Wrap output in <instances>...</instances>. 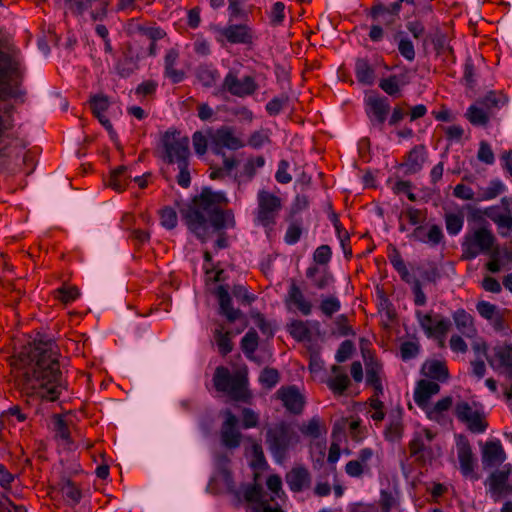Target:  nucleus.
I'll return each instance as SVG.
<instances>
[{
    "instance_id": "9",
    "label": "nucleus",
    "mask_w": 512,
    "mask_h": 512,
    "mask_svg": "<svg viewBox=\"0 0 512 512\" xmlns=\"http://www.w3.org/2000/svg\"><path fill=\"white\" fill-rule=\"evenodd\" d=\"M245 146V142L235 134L231 126L223 125L209 132V147L216 156H225V149L235 151Z\"/></svg>"
},
{
    "instance_id": "64",
    "label": "nucleus",
    "mask_w": 512,
    "mask_h": 512,
    "mask_svg": "<svg viewBox=\"0 0 512 512\" xmlns=\"http://www.w3.org/2000/svg\"><path fill=\"white\" fill-rule=\"evenodd\" d=\"M477 158L480 162L492 165L495 162L494 152L486 141H481L477 152Z\"/></svg>"
},
{
    "instance_id": "57",
    "label": "nucleus",
    "mask_w": 512,
    "mask_h": 512,
    "mask_svg": "<svg viewBox=\"0 0 512 512\" xmlns=\"http://www.w3.org/2000/svg\"><path fill=\"white\" fill-rule=\"evenodd\" d=\"M505 191V185L499 179H493L489 185L482 190L481 200H492Z\"/></svg>"
},
{
    "instance_id": "14",
    "label": "nucleus",
    "mask_w": 512,
    "mask_h": 512,
    "mask_svg": "<svg viewBox=\"0 0 512 512\" xmlns=\"http://www.w3.org/2000/svg\"><path fill=\"white\" fill-rule=\"evenodd\" d=\"M484 214L497 226L500 236L512 233V197H503L499 205L486 208Z\"/></svg>"
},
{
    "instance_id": "6",
    "label": "nucleus",
    "mask_w": 512,
    "mask_h": 512,
    "mask_svg": "<svg viewBox=\"0 0 512 512\" xmlns=\"http://www.w3.org/2000/svg\"><path fill=\"white\" fill-rule=\"evenodd\" d=\"M282 209V201L277 195L260 190L257 194V209L255 212V222L265 228L269 234L277 223L279 212Z\"/></svg>"
},
{
    "instance_id": "50",
    "label": "nucleus",
    "mask_w": 512,
    "mask_h": 512,
    "mask_svg": "<svg viewBox=\"0 0 512 512\" xmlns=\"http://www.w3.org/2000/svg\"><path fill=\"white\" fill-rule=\"evenodd\" d=\"M444 220L449 235L456 236L461 232L464 225V216L462 214L446 213Z\"/></svg>"
},
{
    "instance_id": "43",
    "label": "nucleus",
    "mask_w": 512,
    "mask_h": 512,
    "mask_svg": "<svg viewBox=\"0 0 512 512\" xmlns=\"http://www.w3.org/2000/svg\"><path fill=\"white\" fill-rule=\"evenodd\" d=\"M403 435V424L400 414L390 416L384 436L387 441L394 442L399 440Z\"/></svg>"
},
{
    "instance_id": "15",
    "label": "nucleus",
    "mask_w": 512,
    "mask_h": 512,
    "mask_svg": "<svg viewBox=\"0 0 512 512\" xmlns=\"http://www.w3.org/2000/svg\"><path fill=\"white\" fill-rule=\"evenodd\" d=\"M222 89L233 96L245 98L257 91L258 84L253 76L239 78L235 71L230 70L223 79Z\"/></svg>"
},
{
    "instance_id": "39",
    "label": "nucleus",
    "mask_w": 512,
    "mask_h": 512,
    "mask_svg": "<svg viewBox=\"0 0 512 512\" xmlns=\"http://www.w3.org/2000/svg\"><path fill=\"white\" fill-rule=\"evenodd\" d=\"M355 76L359 83L372 85L375 80V71L366 58H358L355 62Z\"/></svg>"
},
{
    "instance_id": "20",
    "label": "nucleus",
    "mask_w": 512,
    "mask_h": 512,
    "mask_svg": "<svg viewBox=\"0 0 512 512\" xmlns=\"http://www.w3.org/2000/svg\"><path fill=\"white\" fill-rule=\"evenodd\" d=\"M456 447L462 475L466 478L477 480L478 476L475 475L474 472L476 459L473 455L472 448L468 439L465 436L460 435L457 439Z\"/></svg>"
},
{
    "instance_id": "44",
    "label": "nucleus",
    "mask_w": 512,
    "mask_h": 512,
    "mask_svg": "<svg viewBox=\"0 0 512 512\" xmlns=\"http://www.w3.org/2000/svg\"><path fill=\"white\" fill-rule=\"evenodd\" d=\"M287 329L290 335L297 341L302 342L310 340L311 332L306 322L302 320H293L288 324Z\"/></svg>"
},
{
    "instance_id": "53",
    "label": "nucleus",
    "mask_w": 512,
    "mask_h": 512,
    "mask_svg": "<svg viewBox=\"0 0 512 512\" xmlns=\"http://www.w3.org/2000/svg\"><path fill=\"white\" fill-rule=\"evenodd\" d=\"M280 381V374L277 369L266 367L259 375L260 384L266 389L274 388Z\"/></svg>"
},
{
    "instance_id": "36",
    "label": "nucleus",
    "mask_w": 512,
    "mask_h": 512,
    "mask_svg": "<svg viewBox=\"0 0 512 512\" xmlns=\"http://www.w3.org/2000/svg\"><path fill=\"white\" fill-rule=\"evenodd\" d=\"M426 149L423 145L414 146L408 153L405 162L406 172L409 174H415L419 172L425 162Z\"/></svg>"
},
{
    "instance_id": "3",
    "label": "nucleus",
    "mask_w": 512,
    "mask_h": 512,
    "mask_svg": "<svg viewBox=\"0 0 512 512\" xmlns=\"http://www.w3.org/2000/svg\"><path fill=\"white\" fill-rule=\"evenodd\" d=\"M27 383L35 382L41 389V396L55 401L59 398L64 381L60 371L58 352L50 344L38 345L32 353V365L25 373Z\"/></svg>"
},
{
    "instance_id": "45",
    "label": "nucleus",
    "mask_w": 512,
    "mask_h": 512,
    "mask_svg": "<svg viewBox=\"0 0 512 512\" xmlns=\"http://www.w3.org/2000/svg\"><path fill=\"white\" fill-rule=\"evenodd\" d=\"M466 117L475 126H486L489 122L488 112L476 105H471L467 109Z\"/></svg>"
},
{
    "instance_id": "8",
    "label": "nucleus",
    "mask_w": 512,
    "mask_h": 512,
    "mask_svg": "<svg viewBox=\"0 0 512 512\" xmlns=\"http://www.w3.org/2000/svg\"><path fill=\"white\" fill-rule=\"evenodd\" d=\"M210 31L222 47L226 43L250 45L254 38L253 30L247 24H229L225 27L213 24L210 26Z\"/></svg>"
},
{
    "instance_id": "35",
    "label": "nucleus",
    "mask_w": 512,
    "mask_h": 512,
    "mask_svg": "<svg viewBox=\"0 0 512 512\" xmlns=\"http://www.w3.org/2000/svg\"><path fill=\"white\" fill-rule=\"evenodd\" d=\"M195 76L205 88L214 87L220 79V72L213 64H201L197 67Z\"/></svg>"
},
{
    "instance_id": "7",
    "label": "nucleus",
    "mask_w": 512,
    "mask_h": 512,
    "mask_svg": "<svg viewBox=\"0 0 512 512\" xmlns=\"http://www.w3.org/2000/svg\"><path fill=\"white\" fill-rule=\"evenodd\" d=\"M495 240L493 233L485 227H480L473 232L466 233L461 243V258L471 261L480 254L489 253Z\"/></svg>"
},
{
    "instance_id": "62",
    "label": "nucleus",
    "mask_w": 512,
    "mask_h": 512,
    "mask_svg": "<svg viewBox=\"0 0 512 512\" xmlns=\"http://www.w3.org/2000/svg\"><path fill=\"white\" fill-rule=\"evenodd\" d=\"M233 296L244 305H250L256 300V296L249 293L243 285L237 284L232 288Z\"/></svg>"
},
{
    "instance_id": "38",
    "label": "nucleus",
    "mask_w": 512,
    "mask_h": 512,
    "mask_svg": "<svg viewBox=\"0 0 512 512\" xmlns=\"http://www.w3.org/2000/svg\"><path fill=\"white\" fill-rule=\"evenodd\" d=\"M271 135L272 131L269 128L261 127L250 133L245 144L254 150H260L272 144Z\"/></svg>"
},
{
    "instance_id": "17",
    "label": "nucleus",
    "mask_w": 512,
    "mask_h": 512,
    "mask_svg": "<svg viewBox=\"0 0 512 512\" xmlns=\"http://www.w3.org/2000/svg\"><path fill=\"white\" fill-rule=\"evenodd\" d=\"M365 111L372 126L383 130L384 123L390 111L388 98L371 94L365 97Z\"/></svg>"
},
{
    "instance_id": "52",
    "label": "nucleus",
    "mask_w": 512,
    "mask_h": 512,
    "mask_svg": "<svg viewBox=\"0 0 512 512\" xmlns=\"http://www.w3.org/2000/svg\"><path fill=\"white\" fill-rule=\"evenodd\" d=\"M380 372L381 368L377 365L367 368L366 371V382L373 387L374 393L377 395H383L384 391Z\"/></svg>"
},
{
    "instance_id": "26",
    "label": "nucleus",
    "mask_w": 512,
    "mask_h": 512,
    "mask_svg": "<svg viewBox=\"0 0 512 512\" xmlns=\"http://www.w3.org/2000/svg\"><path fill=\"white\" fill-rule=\"evenodd\" d=\"M179 60V51L175 48H170L166 51L164 56V71L163 75L168 78L173 84L182 82L185 78V72L182 69H177Z\"/></svg>"
},
{
    "instance_id": "33",
    "label": "nucleus",
    "mask_w": 512,
    "mask_h": 512,
    "mask_svg": "<svg viewBox=\"0 0 512 512\" xmlns=\"http://www.w3.org/2000/svg\"><path fill=\"white\" fill-rule=\"evenodd\" d=\"M306 277L319 290L328 289L334 282L333 275L327 269H320L317 266H309L306 269Z\"/></svg>"
},
{
    "instance_id": "27",
    "label": "nucleus",
    "mask_w": 512,
    "mask_h": 512,
    "mask_svg": "<svg viewBox=\"0 0 512 512\" xmlns=\"http://www.w3.org/2000/svg\"><path fill=\"white\" fill-rule=\"evenodd\" d=\"M215 294L219 302V313L224 316L229 322L236 321L241 312L235 309L232 305V299L229 294L227 286L220 285L216 288Z\"/></svg>"
},
{
    "instance_id": "19",
    "label": "nucleus",
    "mask_w": 512,
    "mask_h": 512,
    "mask_svg": "<svg viewBox=\"0 0 512 512\" xmlns=\"http://www.w3.org/2000/svg\"><path fill=\"white\" fill-rule=\"evenodd\" d=\"M490 367L496 372L505 373L512 379V346L508 344L493 347L492 353L487 357Z\"/></svg>"
},
{
    "instance_id": "37",
    "label": "nucleus",
    "mask_w": 512,
    "mask_h": 512,
    "mask_svg": "<svg viewBox=\"0 0 512 512\" xmlns=\"http://www.w3.org/2000/svg\"><path fill=\"white\" fill-rule=\"evenodd\" d=\"M230 459L226 454H217L214 459L215 468L231 493H235V484L229 470Z\"/></svg>"
},
{
    "instance_id": "28",
    "label": "nucleus",
    "mask_w": 512,
    "mask_h": 512,
    "mask_svg": "<svg viewBox=\"0 0 512 512\" xmlns=\"http://www.w3.org/2000/svg\"><path fill=\"white\" fill-rule=\"evenodd\" d=\"M333 376L326 380L328 388L334 395H343L350 385V380L344 368L339 365L331 367Z\"/></svg>"
},
{
    "instance_id": "2",
    "label": "nucleus",
    "mask_w": 512,
    "mask_h": 512,
    "mask_svg": "<svg viewBox=\"0 0 512 512\" xmlns=\"http://www.w3.org/2000/svg\"><path fill=\"white\" fill-rule=\"evenodd\" d=\"M226 203L223 192L204 188L180 211L189 231L201 242H206L211 227L218 231L234 225L232 214L221 209Z\"/></svg>"
},
{
    "instance_id": "42",
    "label": "nucleus",
    "mask_w": 512,
    "mask_h": 512,
    "mask_svg": "<svg viewBox=\"0 0 512 512\" xmlns=\"http://www.w3.org/2000/svg\"><path fill=\"white\" fill-rule=\"evenodd\" d=\"M131 175L126 166L116 168L110 175L108 185L116 192H123L128 186Z\"/></svg>"
},
{
    "instance_id": "10",
    "label": "nucleus",
    "mask_w": 512,
    "mask_h": 512,
    "mask_svg": "<svg viewBox=\"0 0 512 512\" xmlns=\"http://www.w3.org/2000/svg\"><path fill=\"white\" fill-rule=\"evenodd\" d=\"M165 160L172 164L189 162V138L181 136L180 132L167 131L162 137Z\"/></svg>"
},
{
    "instance_id": "60",
    "label": "nucleus",
    "mask_w": 512,
    "mask_h": 512,
    "mask_svg": "<svg viewBox=\"0 0 512 512\" xmlns=\"http://www.w3.org/2000/svg\"><path fill=\"white\" fill-rule=\"evenodd\" d=\"M420 352V345L418 342L405 341L400 346V354L403 361L411 360Z\"/></svg>"
},
{
    "instance_id": "16",
    "label": "nucleus",
    "mask_w": 512,
    "mask_h": 512,
    "mask_svg": "<svg viewBox=\"0 0 512 512\" xmlns=\"http://www.w3.org/2000/svg\"><path fill=\"white\" fill-rule=\"evenodd\" d=\"M402 4L415 5V0H396L389 5L377 0L371 5L368 16L374 21H381L384 25H392L399 18Z\"/></svg>"
},
{
    "instance_id": "11",
    "label": "nucleus",
    "mask_w": 512,
    "mask_h": 512,
    "mask_svg": "<svg viewBox=\"0 0 512 512\" xmlns=\"http://www.w3.org/2000/svg\"><path fill=\"white\" fill-rule=\"evenodd\" d=\"M487 493L494 502L512 496V467L504 465L493 471L485 481Z\"/></svg>"
},
{
    "instance_id": "47",
    "label": "nucleus",
    "mask_w": 512,
    "mask_h": 512,
    "mask_svg": "<svg viewBox=\"0 0 512 512\" xmlns=\"http://www.w3.org/2000/svg\"><path fill=\"white\" fill-rule=\"evenodd\" d=\"M258 334L250 329L241 339V349L247 358H251L258 348Z\"/></svg>"
},
{
    "instance_id": "55",
    "label": "nucleus",
    "mask_w": 512,
    "mask_h": 512,
    "mask_svg": "<svg viewBox=\"0 0 512 512\" xmlns=\"http://www.w3.org/2000/svg\"><path fill=\"white\" fill-rule=\"evenodd\" d=\"M289 97L286 94H281L279 96H276L272 98L267 104H266V112L270 116H277L281 113V111L288 105Z\"/></svg>"
},
{
    "instance_id": "31",
    "label": "nucleus",
    "mask_w": 512,
    "mask_h": 512,
    "mask_svg": "<svg viewBox=\"0 0 512 512\" xmlns=\"http://www.w3.org/2000/svg\"><path fill=\"white\" fill-rule=\"evenodd\" d=\"M286 483L292 492H301L310 483V474L305 467H295L286 474Z\"/></svg>"
},
{
    "instance_id": "41",
    "label": "nucleus",
    "mask_w": 512,
    "mask_h": 512,
    "mask_svg": "<svg viewBox=\"0 0 512 512\" xmlns=\"http://www.w3.org/2000/svg\"><path fill=\"white\" fill-rule=\"evenodd\" d=\"M60 491L65 501L71 505L76 506L82 499V492L80 488L70 479L63 478L60 483Z\"/></svg>"
},
{
    "instance_id": "32",
    "label": "nucleus",
    "mask_w": 512,
    "mask_h": 512,
    "mask_svg": "<svg viewBox=\"0 0 512 512\" xmlns=\"http://www.w3.org/2000/svg\"><path fill=\"white\" fill-rule=\"evenodd\" d=\"M452 317L457 330L463 336L473 338L476 335L477 330L474 326V319L466 310L458 309L453 313Z\"/></svg>"
},
{
    "instance_id": "58",
    "label": "nucleus",
    "mask_w": 512,
    "mask_h": 512,
    "mask_svg": "<svg viewBox=\"0 0 512 512\" xmlns=\"http://www.w3.org/2000/svg\"><path fill=\"white\" fill-rule=\"evenodd\" d=\"M160 223L168 230L174 229L178 223L176 210L172 207H164L160 211Z\"/></svg>"
},
{
    "instance_id": "22",
    "label": "nucleus",
    "mask_w": 512,
    "mask_h": 512,
    "mask_svg": "<svg viewBox=\"0 0 512 512\" xmlns=\"http://www.w3.org/2000/svg\"><path fill=\"white\" fill-rule=\"evenodd\" d=\"M476 310L482 318L490 322L495 331L505 329L503 313L495 304L481 300L476 304Z\"/></svg>"
},
{
    "instance_id": "51",
    "label": "nucleus",
    "mask_w": 512,
    "mask_h": 512,
    "mask_svg": "<svg viewBox=\"0 0 512 512\" xmlns=\"http://www.w3.org/2000/svg\"><path fill=\"white\" fill-rule=\"evenodd\" d=\"M79 295V289L71 285H63L54 291L55 298L64 304L75 301Z\"/></svg>"
},
{
    "instance_id": "29",
    "label": "nucleus",
    "mask_w": 512,
    "mask_h": 512,
    "mask_svg": "<svg viewBox=\"0 0 512 512\" xmlns=\"http://www.w3.org/2000/svg\"><path fill=\"white\" fill-rule=\"evenodd\" d=\"M409 77L407 73L390 75L387 78H382L379 81V87L389 96L399 97L401 95V88L409 84Z\"/></svg>"
},
{
    "instance_id": "34",
    "label": "nucleus",
    "mask_w": 512,
    "mask_h": 512,
    "mask_svg": "<svg viewBox=\"0 0 512 512\" xmlns=\"http://www.w3.org/2000/svg\"><path fill=\"white\" fill-rule=\"evenodd\" d=\"M421 371L426 377L435 381L445 382L449 378V370L444 361L427 360Z\"/></svg>"
},
{
    "instance_id": "13",
    "label": "nucleus",
    "mask_w": 512,
    "mask_h": 512,
    "mask_svg": "<svg viewBox=\"0 0 512 512\" xmlns=\"http://www.w3.org/2000/svg\"><path fill=\"white\" fill-rule=\"evenodd\" d=\"M434 438L435 433L428 428L416 431L409 442L410 456L423 464L431 462L436 456L432 446Z\"/></svg>"
},
{
    "instance_id": "4",
    "label": "nucleus",
    "mask_w": 512,
    "mask_h": 512,
    "mask_svg": "<svg viewBox=\"0 0 512 512\" xmlns=\"http://www.w3.org/2000/svg\"><path fill=\"white\" fill-rule=\"evenodd\" d=\"M213 384L217 391L225 392L235 401L248 402L251 398L244 375H232L225 366H218L213 375Z\"/></svg>"
},
{
    "instance_id": "49",
    "label": "nucleus",
    "mask_w": 512,
    "mask_h": 512,
    "mask_svg": "<svg viewBox=\"0 0 512 512\" xmlns=\"http://www.w3.org/2000/svg\"><path fill=\"white\" fill-rule=\"evenodd\" d=\"M319 309L323 315L328 318H331L335 313L339 312L341 309V302L338 297L334 295L322 297Z\"/></svg>"
},
{
    "instance_id": "1",
    "label": "nucleus",
    "mask_w": 512,
    "mask_h": 512,
    "mask_svg": "<svg viewBox=\"0 0 512 512\" xmlns=\"http://www.w3.org/2000/svg\"><path fill=\"white\" fill-rule=\"evenodd\" d=\"M26 67L19 50L0 49V101L14 100L23 104L27 90L23 86ZM15 106L0 105V172L18 171L29 175L34 170V155L28 149L29 141L15 122Z\"/></svg>"
},
{
    "instance_id": "56",
    "label": "nucleus",
    "mask_w": 512,
    "mask_h": 512,
    "mask_svg": "<svg viewBox=\"0 0 512 512\" xmlns=\"http://www.w3.org/2000/svg\"><path fill=\"white\" fill-rule=\"evenodd\" d=\"M301 433L309 438L316 439L321 436L322 426L318 417H313L307 423L300 426Z\"/></svg>"
},
{
    "instance_id": "46",
    "label": "nucleus",
    "mask_w": 512,
    "mask_h": 512,
    "mask_svg": "<svg viewBox=\"0 0 512 512\" xmlns=\"http://www.w3.org/2000/svg\"><path fill=\"white\" fill-rule=\"evenodd\" d=\"M158 88V82L155 80H145L141 82L134 90V94L140 101L154 98Z\"/></svg>"
},
{
    "instance_id": "5",
    "label": "nucleus",
    "mask_w": 512,
    "mask_h": 512,
    "mask_svg": "<svg viewBox=\"0 0 512 512\" xmlns=\"http://www.w3.org/2000/svg\"><path fill=\"white\" fill-rule=\"evenodd\" d=\"M299 437L289 424L281 422L266 432V443L274 459L282 463L289 449L297 444Z\"/></svg>"
},
{
    "instance_id": "21",
    "label": "nucleus",
    "mask_w": 512,
    "mask_h": 512,
    "mask_svg": "<svg viewBox=\"0 0 512 512\" xmlns=\"http://www.w3.org/2000/svg\"><path fill=\"white\" fill-rule=\"evenodd\" d=\"M284 303L288 310L298 311L304 316L310 315L313 310L312 302L306 298L294 280L289 285Z\"/></svg>"
},
{
    "instance_id": "63",
    "label": "nucleus",
    "mask_w": 512,
    "mask_h": 512,
    "mask_svg": "<svg viewBox=\"0 0 512 512\" xmlns=\"http://www.w3.org/2000/svg\"><path fill=\"white\" fill-rule=\"evenodd\" d=\"M192 142L197 155L202 156L207 152L209 136L206 137L202 132L196 131L192 136Z\"/></svg>"
},
{
    "instance_id": "18",
    "label": "nucleus",
    "mask_w": 512,
    "mask_h": 512,
    "mask_svg": "<svg viewBox=\"0 0 512 512\" xmlns=\"http://www.w3.org/2000/svg\"><path fill=\"white\" fill-rule=\"evenodd\" d=\"M223 416L224 421L220 428L221 443L228 449H236L242 441V434L238 429L239 420L230 410H225Z\"/></svg>"
},
{
    "instance_id": "48",
    "label": "nucleus",
    "mask_w": 512,
    "mask_h": 512,
    "mask_svg": "<svg viewBox=\"0 0 512 512\" xmlns=\"http://www.w3.org/2000/svg\"><path fill=\"white\" fill-rule=\"evenodd\" d=\"M487 111L503 107L507 103V98L495 91L488 92L480 102Z\"/></svg>"
},
{
    "instance_id": "54",
    "label": "nucleus",
    "mask_w": 512,
    "mask_h": 512,
    "mask_svg": "<svg viewBox=\"0 0 512 512\" xmlns=\"http://www.w3.org/2000/svg\"><path fill=\"white\" fill-rule=\"evenodd\" d=\"M215 341L222 356H226L233 350V343L229 332H223L222 328L215 330Z\"/></svg>"
},
{
    "instance_id": "12",
    "label": "nucleus",
    "mask_w": 512,
    "mask_h": 512,
    "mask_svg": "<svg viewBox=\"0 0 512 512\" xmlns=\"http://www.w3.org/2000/svg\"><path fill=\"white\" fill-rule=\"evenodd\" d=\"M417 321L428 338H435L441 348L444 347L445 336L450 329V320L440 315L433 316L432 312H415Z\"/></svg>"
},
{
    "instance_id": "23",
    "label": "nucleus",
    "mask_w": 512,
    "mask_h": 512,
    "mask_svg": "<svg viewBox=\"0 0 512 512\" xmlns=\"http://www.w3.org/2000/svg\"><path fill=\"white\" fill-rule=\"evenodd\" d=\"M277 395L288 411L294 414L302 412L304 407V398L296 386L281 387L277 391Z\"/></svg>"
},
{
    "instance_id": "25",
    "label": "nucleus",
    "mask_w": 512,
    "mask_h": 512,
    "mask_svg": "<svg viewBox=\"0 0 512 512\" xmlns=\"http://www.w3.org/2000/svg\"><path fill=\"white\" fill-rule=\"evenodd\" d=\"M409 238L431 246H437L444 240V234L439 225H431L427 232H425L423 225H418L409 235Z\"/></svg>"
},
{
    "instance_id": "61",
    "label": "nucleus",
    "mask_w": 512,
    "mask_h": 512,
    "mask_svg": "<svg viewBox=\"0 0 512 512\" xmlns=\"http://www.w3.org/2000/svg\"><path fill=\"white\" fill-rule=\"evenodd\" d=\"M243 497L249 503L257 504L262 501V487L258 484L247 485L243 489Z\"/></svg>"
},
{
    "instance_id": "40",
    "label": "nucleus",
    "mask_w": 512,
    "mask_h": 512,
    "mask_svg": "<svg viewBox=\"0 0 512 512\" xmlns=\"http://www.w3.org/2000/svg\"><path fill=\"white\" fill-rule=\"evenodd\" d=\"M397 42L399 54L408 62H413L416 58V50L412 40L403 31H399L394 36Z\"/></svg>"
},
{
    "instance_id": "59",
    "label": "nucleus",
    "mask_w": 512,
    "mask_h": 512,
    "mask_svg": "<svg viewBox=\"0 0 512 512\" xmlns=\"http://www.w3.org/2000/svg\"><path fill=\"white\" fill-rule=\"evenodd\" d=\"M467 428L473 433H483L488 424L484 421L482 414L475 411L473 415L465 422Z\"/></svg>"
},
{
    "instance_id": "24",
    "label": "nucleus",
    "mask_w": 512,
    "mask_h": 512,
    "mask_svg": "<svg viewBox=\"0 0 512 512\" xmlns=\"http://www.w3.org/2000/svg\"><path fill=\"white\" fill-rule=\"evenodd\" d=\"M506 460V454L499 440L486 442L482 450L484 468L501 465Z\"/></svg>"
},
{
    "instance_id": "30",
    "label": "nucleus",
    "mask_w": 512,
    "mask_h": 512,
    "mask_svg": "<svg viewBox=\"0 0 512 512\" xmlns=\"http://www.w3.org/2000/svg\"><path fill=\"white\" fill-rule=\"evenodd\" d=\"M440 386L435 381L422 379L418 381L414 391V401L419 407L425 406L430 398L439 393Z\"/></svg>"
}]
</instances>
